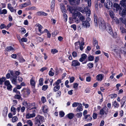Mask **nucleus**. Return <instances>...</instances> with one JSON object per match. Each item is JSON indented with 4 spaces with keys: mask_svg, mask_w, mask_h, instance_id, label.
I'll return each instance as SVG.
<instances>
[{
    "mask_svg": "<svg viewBox=\"0 0 126 126\" xmlns=\"http://www.w3.org/2000/svg\"><path fill=\"white\" fill-rule=\"evenodd\" d=\"M36 39L37 41L38 42H42L44 40V39L43 38L39 37H37Z\"/></svg>",
    "mask_w": 126,
    "mask_h": 126,
    "instance_id": "38",
    "label": "nucleus"
},
{
    "mask_svg": "<svg viewBox=\"0 0 126 126\" xmlns=\"http://www.w3.org/2000/svg\"><path fill=\"white\" fill-rule=\"evenodd\" d=\"M106 31L111 35H112L113 34V32L112 31L111 27L109 24H107L106 26H105V28Z\"/></svg>",
    "mask_w": 126,
    "mask_h": 126,
    "instance_id": "7",
    "label": "nucleus"
},
{
    "mask_svg": "<svg viewBox=\"0 0 126 126\" xmlns=\"http://www.w3.org/2000/svg\"><path fill=\"white\" fill-rule=\"evenodd\" d=\"M72 55L73 57H75L77 56V53L75 51L73 52L72 53Z\"/></svg>",
    "mask_w": 126,
    "mask_h": 126,
    "instance_id": "62",
    "label": "nucleus"
},
{
    "mask_svg": "<svg viewBox=\"0 0 126 126\" xmlns=\"http://www.w3.org/2000/svg\"><path fill=\"white\" fill-rule=\"evenodd\" d=\"M6 50L7 51H11L13 50H14L13 48L11 46L7 47L6 48Z\"/></svg>",
    "mask_w": 126,
    "mask_h": 126,
    "instance_id": "31",
    "label": "nucleus"
},
{
    "mask_svg": "<svg viewBox=\"0 0 126 126\" xmlns=\"http://www.w3.org/2000/svg\"><path fill=\"white\" fill-rule=\"evenodd\" d=\"M99 27L101 29H104L105 27V23L103 19L102 18H100L98 21Z\"/></svg>",
    "mask_w": 126,
    "mask_h": 126,
    "instance_id": "5",
    "label": "nucleus"
},
{
    "mask_svg": "<svg viewBox=\"0 0 126 126\" xmlns=\"http://www.w3.org/2000/svg\"><path fill=\"white\" fill-rule=\"evenodd\" d=\"M120 30L121 32L122 33H126V29L122 27H120Z\"/></svg>",
    "mask_w": 126,
    "mask_h": 126,
    "instance_id": "34",
    "label": "nucleus"
},
{
    "mask_svg": "<svg viewBox=\"0 0 126 126\" xmlns=\"http://www.w3.org/2000/svg\"><path fill=\"white\" fill-rule=\"evenodd\" d=\"M80 42L79 41H78V42H76L75 43V48L77 49L78 48V43L79 44V43H80Z\"/></svg>",
    "mask_w": 126,
    "mask_h": 126,
    "instance_id": "56",
    "label": "nucleus"
},
{
    "mask_svg": "<svg viewBox=\"0 0 126 126\" xmlns=\"http://www.w3.org/2000/svg\"><path fill=\"white\" fill-rule=\"evenodd\" d=\"M108 108L106 106H104L100 110L99 114L102 115H104V114L107 115L108 113Z\"/></svg>",
    "mask_w": 126,
    "mask_h": 126,
    "instance_id": "2",
    "label": "nucleus"
},
{
    "mask_svg": "<svg viewBox=\"0 0 126 126\" xmlns=\"http://www.w3.org/2000/svg\"><path fill=\"white\" fill-rule=\"evenodd\" d=\"M87 66L90 69H91L93 67V64L91 63H89L87 64Z\"/></svg>",
    "mask_w": 126,
    "mask_h": 126,
    "instance_id": "43",
    "label": "nucleus"
},
{
    "mask_svg": "<svg viewBox=\"0 0 126 126\" xmlns=\"http://www.w3.org/2000/svg\"><path fill=\"white\" fill-rule=\"evenodd\" d=\"M112 5V3L109 0H107L104 4V6L107 9H109Z\"/></svg>",
    "mask_w": 126,
    "mask_h": 126,
    "instance_id": "6",
    "label": "nucleus"
},
{
    "mask_svg": "<svg viewBox=\"0 0 126 126\" xmlns=\"http://www.w3.org/2000/svg\"><path fill=\"white\" fill-rule=\"evenodd\" d=\"M120 4L125 8H126V0H122L120 2Z\"/></svg>",
    "mask_w": 126,
    "mask_h": 126,
    "instance_id": "20",
    "label": "nucleus"
},
{
    "mask_svg": "<svg viewBox=\"0 0 126 126\" xmlns=\"http://www.w3.org/2000/svg\"><path fill=\"white\" fill-rule=\"evenodd\" d=\"M59 115L61 117H63L64 115V113L63 111H60L59 112Z\"/></svg>",
    "mask_w": 126,
    "mask_h": 126,
    "instance_id": "46",
    "label": "nucleus"
},
{
    "mask_svg": "<svg viewBox=\"0 0 126 126\" xmlns=\"http://www.w3.org/2000/svg\"><path fill=\"white\" fill-rule=\"evenodd\" d=\"M21 92L23 97H26L30 95L31 93V91L29 89H26L22 90Z\"/></svg>",
    "mask_w": 126,
    "mask_h": 126,
    "instance_id": "4",
    "label": "nucleus"
},
{
    "mask_svg": "<svg viewBox=\"0 0 126 126\" xmlns=\"http://www.w3.org/2000/svg\"><path fill=\"white\" fill-rule=\"evenodd\" d=\"M117 96V94H112L110 95V96L112 98H114Z\"/></svg>",
    "mask_w": 126,
    "mask_h": 126,
    "instance_id": "49",
    "label": "nucleus"
},
{
    "mask_svg": "<svg viewBox=\"0 0 126 126\" xmlns=\"http://www.w3.org/2000/svg\"><path fill=\"white\" fill-rule=\"evenodd\" d=\"M8 8L10 10V11L12 12H14L15 13H16V10L15 9H14L13 7H12L11 4L10 3H9L8 4Z\"/></svg>",
    "mask_w": 126,
    "mask_h": 126,
    "instance_id": "11",
    "label": "nucleus"
},
{
    "mask_svg": "<svg viewBox=\"0 0 126 126\" xmlns=\"http://www.w3.org/2000/svg\"><path fill=\"white\" fill-rule=\"evenodd\" d=\"M30 83L31 85L34 88L35 86V80L32 78L31 79Z\"/></svg>",
    "mask_w": 126,
    "mask_h": 126,
    "instance_id": "24",
    "label": "nucleus"
},
{
    "mask_svg": "<svg viewBox=\"0 0 126 126\" xmlns=\"http://www.w3.org/2000/svg\"><path fill=\"white\" fill-rule=\"evenodd\" d=\"M118 47L116 45H113L111 46V48L112 50H113V49H114L115 48H117Z\"/></svg>",
    "mask_w": 126,
    "mask_h": 126,
    "instance_id": "52",
    "label": "nucleus"
},
{
    "mask_svg": "<svg viewBox=\"0 0 126 126\" xmlns=\"http://www.w3.org/2000/svg\"><path fill=\"white\" fill-rule=\"evenodd\" d=\"M91 21V18L89 17H87L85 21H83L82 23V25L84 28H88L90 26L89 22Z\"/></svg>",
    "mask_w": 126,
    "mask_h": 126,
    "instance_id": "3",
    "label": "nucleus"
},
{
    "mask_svg": "<svg viewBox=\"0 0 126 126\" xmlns=\"http://www.w3.org/2000/svg\"><path fill=\"white\" fill-rule=\"evenodd\" d=\"M7 11L6 9H4L2 10L1 9H0V14H5L7 13Z\"/></svg>",
    "mask_w": 126,
    "mask_h": 126,
    "instance_id": "25",
    "label": "nucleus"
},
{
    "mask_svg": "<svg viewBox=\"0 0 126 126\" xmlns=\"http://www.w3.org/2000/svg\"><path fill=\"white\" fill-rule=\"evenodd\" d=\"M110 16L112 18H113L114 17V14L113 12L111 10L109 12Z\"/></svg>",
    "mask_w": 126,
    "mask_h": 126,
    "instance_id": "33",
    "label": "nucleus"
},
{
    "mask_svg": "<svg viewBox=\"0 0 126 126\" xmlns=\"http://www.w3.org/2000/svg\"><path fill=\"white\" fill-rule=\"evenodd\" d=\"M61 94V92L60 91H58L56 93L57 97H60Z\"/></svg>",
    "mask_w": 126,
    "mask_h": 126,
    "instance_id": "57",
    "label": "nucleus"
},
{
    "mask_svg": "<svg viewBox=\"0 0 126 126\" xmlns=\"http://www.w3.org/2000/svg\"><path fill=\"white\" fill-rule=\"evenodd\" d=\"M58 52V50L56 49H53L51 50V52L53 54H54Z\"/></svg>",
    "mask_w": 126,
    "mask_h": 126,
    "instance_id": "45",
    "label": "nucleus"
},
{
    "mask_svg": "<svg viewBox=\"0 0 126 126\" xmlns=\"http://www.w3.org/2000/svg\"><path fill=\"white\" fill-rule=\"evenodd\" d=\"M43 79L42 78H40L39 80V84L40 86H42L43 84Z\"/></svg>",
    "mask_w": 126,
    "mask_h": 126,
    "instance_id": "39",
    "label": "nucleus"
},
{
    "mask_svg": "<svg viewBox=\"0 0 126 126\" xmlns=\"http://www.w3.org/2000/svg\"><path fill=\"white\" fill-rule=\"evenodd\" d=\"M67 7L68 8V9L70 12L71 13H72L73 11L74 10V9L73 7L72 6L69 5H67Z\"/></svg>",
    "mask_w": 126,
    "mask_h": 126,
    "instance_id": "28",
    "label": "nucleus"
},
{
    "mask_svg": "<svg viewBox=\"0 0 126 126\" xmlns=\"http://www.w3.org/2000/svg\"><path fill=\"white\" fill-rule=\"evenodd\" d=\"M81 41L79 44V48L82 51L84 48L83 46L85 44L84 42V40L83 39L81 38Z\"/></svg>",
    "mask_w": 126,
    "mask_h": 126,
    "instance_id": "10",
    "label": "nucleus"
},
{
    "mask_svg": "<svg viewBox=\"0 0 126 126\" xmlns=\"http://www.w3.org/2000/svg\"><path fill=\"white\" fill-rule=\"evenodd\" d=\"M21 96L19 95L16 94L15 95V98L16 99H19L21 98Z\"/></svg>",
    "mask_w": 126,
    "mask_h": 126,
    "instance_id": "63",
    "label": "nucleus"
},
{
    "mask_svg": "<svg viewBox=\"0 0 126 126\" xmlns=\"http://www.w3.org/2000/svg\"><path fill=\"white\" fill-rule=\"evenodd\" d=\"M86 16L88 17H89V16H90L91 15V11L90 10H89L88 11L86 12Z\"/></svg>",
    "mask_w": 126,
    "mask_h": 126,
    "instance_id": "58",
    "label": "nucleus"
},
{
    "mask_svg": "<svg viewBox=\"0 0 126 126\" xmlns=\"http://www.w3.org/2000/svg\"><path fill=\"white\" fill-rule=\"evenodd\" d=\"M94 59V57L93 56H92L91 55L90 56L88 57V60L89 61H93Z\"/></svg>",
    "mask_w": 126,
    "mask_h": 126,
    "instance_id": "51",
    "label": "nucleus"
},
{
    "mask_svg": "<svg viewBox=\"0 0 126 126\" xmlns=\"http://www.w3.org/2000/svg\"><path fill=\"white\" fill-rule=\"evenodd\" d=\"M27 123L28 124L29 126H32L33 123L30 120H29L27 121Z\"/></svg>",
    "mask_w": 126,
    "mask_h": 126,
    "instance_id": "47",
    "label": "nucleus"
},
{
    "mask_svg": "<svg viewBox=\"0 0 126 126\" xmlns=\"http://www.w3.org/2000/svg\"><path fill=\"white\" fill-rule=\"evenodd\" d=\"M87 55L85 54H83L81 55V57L79 59V61L81 62H82L86 58Z\"/></svg>",
    "mask_w": 126,
    "mask_h": 126,
    "instance_id": "16",
    "label": "nucleus"
},
{
    "mask_svg": "<svg viewBox=\"0 0 126 126\" xmlns=\"http://www.w3.org/2000/svg\"><path fill=\"white\" fill-rule=\"evenodd\" d=\"M113 105L114 106L115 108H118L119 106V104L115 101L112 103Z\"/></svg>",
    "mask_w": 126,
    "mask_h": 126,
    "instance_id": "30",
    "label": "nucleus"
},
{
    "mask_svg": "<svg viewBox=\"0 0 126 126\" xmlns=\"http://www.w3.org/2000/svg\"><path fill=\"white\" fill-rule=\"evenodd\" d=\"M48 108L47 106H45L43 107L42 110L43 112L44 113H47L48 111Z\"/></svg>",
    "mask_w": 126,
    "mask_h": 126,
    "instance_id": "27",
    "label": "nucleus"
},
{
    "mask_svg": "<svg viewBox=\"0 0 126 126\" xmlns=\"http://www.w3.org/2000/svg\"><path fill=\"white\" fill-rule=\"evenodd\" d=\"M35 116V114L34 113H33L32 114L28 113L27 114L26 116V118L28 119H30L33 118Z\"/></svg>",
    "mask_w": 126,
    "mask_h": 126,
    "instance_id": "18",
    "label": "nucleus"
},
{
    "mask_svg": "<svg viewBox=\"0 0 126 126\" xmlns=\"http://www.w3.org/2000/svg\"><path fill=\"white\" fill-rule=\"evenodd\" d=\"M80 63L77 60H74L72 62L71 66L74 67H76L80 66Z\"/></svg>",
    "mask_w": 126,
    "mask_h": 126,
    "instance_id": "8",
    "label": "nucleus"
},
{
    "mask_svg": "<svg viewBox=\"0 0 126 126\" xmlns=\"http://www.w3.org/2000/svg\"><path fill=\"white\" fill-rule=\"evenodd\" d=\"M21 33L22 34H24L26 33V31L25 29L24 28H21Z\"/></svg>",
    "mask_w": 126,
    "mask_h": 126,
    "instance_id": "60",
    "label": "nucleus"
},
{
    "mask_svg": "<svg viewBox=\"0 0 126 126\" xmlns=\"http://www.w3.org/2000/svg\"><path fill=\"white\" fill-rule=\"evenodd\" d=\"M31 2L29 0L28 2H25L23 4H21L19 7L22 8L25 7L27 6L30 5L31 4Z\"/></svg>",
    "mask_w": 126,
    "mask_h": 126,
    "instance_id": "17",
    "label": "nucleus"
},
{
    "mask_svg": "<svg viewBox=\"0 0 126 126\" xmlns=\"http://www.w3.org/2000/svg\"><path fill=\"white\" fill-rule=\"evenodd\" d=\"M18 119V118L16 116H15L13 117L12 119V121L13 123L16 122Z\"/></svg>",
    "mask_w": 126,
    "mask_h": 126,
    "instance_id": "37",
    "label": "nucleus"
},
{
    "mask_svg": "<svg viewBox=\"0 0 126 126\" xmlns=\"http://www.w3.org/2000/svg\"><path fill=\"white\" fill-rule=\"evenodd\" d=\"M11 111L13 112V114L15 115L16 113V109L13 106H12L11 109Z\"/></svg>",
    "mask_w": 126,
    "mask_h": 126,
    "instance_id": "23",
    "label": "nucleus"
},
{
    "mask_svg": "<svg viewBox=\"0 0 126 126\" xmlns=\"http://www.w3.org/2000/svg\"><path fill=\"white\" fill-rule=\"evenodd\" d=\"M7 112L8 108L7 107H5L4 108L2 113V115L4 117H5L7 115Z\"/></svg>",
    "mask_w": 126,
    "mask_h": 126,
    "instance_id": "21",
    "label": "nucleus"
},
{
    "mask_svg": "<svg viewBox=\"0 0 126 126\" xmlns=\"http://www.w3.org/2000/svg\"><path fill=\"white\" fill-rule=\"evenodd\" d=\"M79 0H69L70 4L72 5H76L79 4Z\"/></svg>",
    "mask_w": 126,
    "mask_h": 126,
    "instance_id": "15",
    "label": "nucleus"
},
{
    "mask_svg": "<svg viewBox=\"0 0 126 126\" xmlns=\"http://www.w3.org/2000/svg\"><path fill=\"white\" fill-rule=\"evenodd\" d=\"M79 104L78 103L74 102L72 104V106L74 107H76L79 105Z\"/></svg>",
    "mask_w": 126,
    "mask_h": 126,
    "instance_id": "59",
    "label": "nucleus"
},
{
    "mask_svg": "<svg viewBox=\"0 0 126 126\" xmlns=\"http://www.w3.org/2000/svg\"><path fill=\"white\" fill-rule=\"evenodd\" d=\"M77 111L79 112L82 111L83 110V109L82 107H78L77 109Z\"/></svg>",
    "mask_w": 126,
    "mask_h": 126,
    "instance_id": "54",
    "label": "nucleus"
},
{
    "mask_svg": "<svg viewBox=\"0 0 126 126\" xmlns=\"http://www.w3.org/2000/svg\"><path fill=\"white\" fill-rule=\"evenodd\" d=\"M94 19L95 23V26L97 27L98 26L97 17L95 14H94Z\"/></svg>",
    "mask_w": 126,
    "mask_h": 126,
    "instance_id": "19",
    "label": "nucleus"
},
{
    "mask_svg": "<svg viewBox=\"0 0 126 126\" xmlns=\"http://www.w3.org/2000/svg\"><path fill=\"white\" fill-rule=\"evenodd\" d=\"M48 101L49 103L51 105H53L54 104V101L52 99H49Z\"/></svg>",
    "mask_w": 126,
    "mask_h": 126,
    "instance_id": "48",
    "label": "nucleus"
},
{
    "mask_svg": "<svg viewBox=\"0 0 126 126\" xmlns=\"http://www.w3.org/2000/svg\"><path fill=\"white\" fill-rule=\"evenodd\" d=\"M17 78V76L16 75L11 77L10 79L13 84L15 85L16 84Z\"/></svg>",
    "mask_w": 126,
    "mask_h": 126,
    "instance_id": "9",
    "label": "nucleus"
},
{
    "mask_svg": "<svg viewBox=\"0 0 126 126\" xmlns=\"http://www.w3.org/2000/svg\"><path fill=\"white\" fill-rule=\"evenodd\" d=\"M36 26L38 27L39 31L40 32H41V29L43 27L40 24L38 23L36 25Z\"/></svg>",
    "mask_w": 126,
    "mask_h": 126,
    "instance_id": "26",
    "label": "nucleus"
},
{
    "mask_svg": "<svg viewBox=\"0 0 126 126\" xmlns=\"http://www.w3.org/2000/svg\"><path fill=\"white\" fill-rule=\"evenodd\" d=\"M60 88V86H55L54 87L53 91L55 92H56Z\"/></svg>",
    "mask_w": 126,
    "mask_h": 126,
    "instance_id": "36",
    "label": "nucleus"
},
{
    "mask_svg": "<svg viewBox=\"0 0 126 126\" xmlns=\"http://www.w3.org/2000/svg\"><path fill=\"white\" fill-rule=\"evenodd\" d=\"M93 44L94 46H95L96 45H98L97 41L95 38H93Z\"/></svg>",
    "mask_w": 126,
    "mask_h": 126,
    "instance_id": "32",
    "label": "nucleus"
},
{
    "mask_svg": "<svg viewBox=\"0 0 126 126\" xmlns=\"http://www.w3.org/2000/svg\"><path fill=\"white\" fill-rule=\"evenodd\" d=\"M60 8L61 11L63 13H65L66 12V11L65 9V7L61 8Z\"/></svg>",
    "mask_w": 126,
    "mask_h": 126,
    "instance_id": "53",
    "label": "nucleus"
},
{
    "mask_svg": "<svg viewBox=\"0 0 126 126\" xmlns=\"http://www.w3.org/2000/svg\"><path fill=\"white\" fill-rule=\"evenodd\" d=\"M27 39L26 38H22L21 39V41L22 42H26L27 41Z\"/></svg>",
    "mask_w": 126,
    "mask_h": 126,
    "instance_id": "61",
    "label": "nucleus"
},
{
    "mask_svg": "<svg viewBox=\"0 0 126 126\" xmlns=\"http://www.w3.org/2000/svg\"><path fill=\"white\" fill-rule=\"evenodd\" d=\"M122 16L125 15H126V9H123L122 13Z\"/></svg>",
    "mask_w": 126,
    "mask_h": 126,
    "instance_id": "64",
    "label": "nucleus"
},
{
    "mask_svg": "<svg viewBox=\"0 0 126 126\" xmlns=\"http://www.w3.org/2000/svg\"><path fill=\"white\" fill-rule=\"evenodd\" d=\"M74 114L72 113H70L67 115L66 116L68 118L70 119H72L74 117Z\"/></svg>",
    "mask_w": 126,
    "mask_h": 126,
    "instance_id": "22",
    "label": "nucleus"
},
{
    "mask_svg": "<svg viewBox=\"0 0 126 126\" xmlns=\"http://www.w3.org/2000/svg\"><path fill=\"white\" fill-rule=\"evenodd\" d=\"M72 17H73L72 23H73L74 22H75L76 20V19L77 18L75 14H73L72 16Z\"/></svg>",
    "mask_w": 126,
    "mask_h": 126,
    "instance_id": "40",
    "label": "nucleus"
},
{
    "mask_svg": "<svg viewBox=\"0 0 126 126\" xmlns=\"http://www.w3.org/2000/svg\"><path fill=\"white\" fill-rule=\"evenodd\" d=\"M77 15L78 18L81 21L83 22V21H83L85 20V18L83 16L80 12H77Z\"/></svg>",
    "mask_w": 126,
    "mask_h": 126,
    "instance_id": "13",
    "label": "nucleus"
},
{
    "mask_svg": "<svg viewBox=\"0 0 126 126\" xmlns=\"http://www.w3.org/2000/svg\"><path fill=\"white\" fill-rule=\"evenodd\" d=\"M28 9L29 10H36V8L35 7L33 6L29 8Z\"/></svg>",
    "mask_w": 126,
    "mask_h": 126,
    "instance_id": "55",
    "label": "nucleus"
},
{
    "mask_svg": "<svg viewBox=\"0 0 126 126\" xmlns=\"http://www.w3.org/2000/svg\"><path fill=\"white\" fill-rule=\"evenodd\" d=\"M41 101L43 103H45L46 101V98L44 96H42L41 98Z\"/></svg>",
    "mask_w": 126,
    "mask_h": 126,
    "instance_id": "50",
    "label": "nucleus"
},
{
    "mask_svg": "<svg viewBox=\"0 0 126 126\" xmlns=\"http://www.w3.org/2000/svg\"><path fill=\"white\" fill-rule=\"evenodd\" d=\"M82 113L81 112H79L76 114V116H77L78 118H80L82 116Z\"/></svg>",
    "mask_w": 126,
    "mask_h": 126,
    "instance_id": "42",
    "label": "nucleus"
},
{
    "mask_svg": "<svg viewBox=\"0 0 126 126\" xmlns=\"http://www.w3.org/2000/svg\"><path fill=\"white\" fill-rule=\"evenodd\" d=\"M44 121L43 117L38 115L35 118V124L36 126H39Z\"/></svg>",
    "mask_w": 126,
    "mask_h": 126,
    "instance_id": "1",
    "label": "nucleus"
},
{
    "mask_svg": "<svg viewBox=\"0 0 126 126\" xmlns=\"http://www.w3.org/2000/svg\"><path fill=\"white\" fill-rule=\"evenodd\" d=\"M48 87V86L47 85H44L42 86V90L45 91L47 90Z\"/></svg>",
    "mask_w": 126,
    "mask_h": 126,
    "instance_id": "44",
    "label": "nucleus"
},
{
    "mask_svg": "<svg viewBox=\"0 0 126 126\" xmlns=\"http://www.w3.org/2000/svg\"><path fill=\"white\" fill-rule=\"evenodd\" d=\"M61 82V80L60 79H58L57 81L55 82V83L53 84V85L55 86V85H56V86H60L59 84Z\"/></svg>",
    "mask_w": 126,
    "mask_h": 126,
    "instance_id": "35",
    "label": "nucleus"
},
{
    "mask_svg": "<svg viewBox=\"0 0 126 126\" xmlns=\"http://www.w3.org/2000/svg\"><path fill=\"white\" fill-rule=\"evenodd\" d=\"M113 7L116 8V11H120L121 10V8L120 7L119 5L116 3H114L113 4Z\"/></svg>",
    "mask_w": 126,
    "mask_h": 126,
    "instance_id": "12",
    "label": "nucleus"
},
{
    "mask_svg": "<svg viewBox=\"0 0 126 126\" xmlns=\"http://www.w3.org/2000/svg\"><path fill=\"white\" fill-rule=\"evenodd\" d=\"M5 78L4 77H2L1 78H0V84H2L3 82L5 80Z\"/></svg>",
    "mask_w": 126,
    "mask_h": 126,
    "instance_id": "41",
    "label": "nucleus"
},
{
    "mask_svg": "<svg viewBox=\"0 0 126 126\" xmlns=\"http://www.w3.org/2000/svg\"><path fill=\"white\" fill-rule=\"evenodd\" d=\"M22 104L26 106L28 109H29L32 107V105L29 103H28L26 102H23Z\"/></svg>",
    "mask_w": 126,
    "mask_h": 126,
    "instance_id": "14",
    "label": "nucleus"
},
{
    "mask_svg": "<svg viewBox=\"0 0 126 126\" xmlns=\"http://www.w3.org/2000/svg\"><path fill=\"white\" fill-rule=\"evenodd\" d=\"M96 79L98 80L101 81L103 79V76L102 74L98 75L96 76Z\"/></svg>",
    "mask_w": 126,
    "mask_h": 126,
    "instance_id": "29",
    "label": "nucleus"
}]
</instances>
